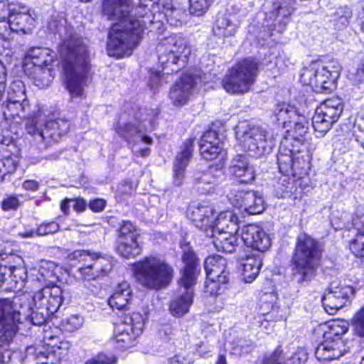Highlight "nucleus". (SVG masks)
Segmentation results:
<instances>
[{
    "label": "nucleus",
    "mask_w": 364,
    "mask_h": 364,
    "mask_svg": "<svg viewBox=\"0 0 364 364\" xmlns=\"http://www.w3.org/2000/svg\"><path fill=\"white\" fill-rule=\"evenodd\" d=\"M151 0H140L133 9L130 0H104L102 13L109 20L117 21L109 32L107 50L116 58L130 55L145 29L143 19L150 11Z\"/></svg>",
    "instance_id": "1"
},
{
    "label": "nucleus",
    "mask_w": 364,
    "mask_h": 364,
    "mask_svg": "<svg viewBox=\"0 0 364 364\" xmlns=\"http://www.w3.org/2000/svg\"><path fill=\"white\" fill-rule=\"evenodd\" d=\"M55 22L49 23V27L65 34L59 46L63 70L65 76L66 88L72 97H81L84 87L89 80L90 63L89 51L83 39L73 31L71 27H58Z\"/></svg>",
    "instance_id": "2"
},
{
    "label": "nucleus",
    "mask_w": 364,
    "mask_h": 364,
    "mask_svg": "<svg viewBox=\"0 0 364 364\" xmlns=\"http://www.w3.org/2000/svg\"><path fill=\"white\" fill-rule=\"evenodd\" d=\"M183 268L180 270L178 295L170 302L169 311L175 317L186 314L193 304L195 287L200 272L198 258L188 244L181 245Z\"/></svg>",
    "instance_id": "3"
},
{
    "label": "nucleus",
    "mask_w": 364,
    "mask_h": 364,
    "mask_svg": "<svg viewBox=\"0 0 364 364\" xmlns=\"http://www.w3.org/2000/svg\"><path fill=\"white\" fill-rule=\"evenodd\" d=\"M323 251L322 245L311 236L298 235L291 260L292 276L298 284L306 285L316 277Z\"/></svg>",
    "instance_id": "4"
},
{
    "label": "nucleus",
    "mask_w": 364,
    "mask_h": 364,
    "mask_svg": "<svg viewBox=\"0 0 364 364\" xmlns=\"http://www.w3.org/2000/svg\"><path fill=\"white\" fill-rule=\"evenodd\" d=\"M138 283L150 290L166 288L172 282L174 269L166 260L157 257H146L134 265Z\"/></svg>",
    "instance_id": "5"
},
{
    "label": "nucleus",
    "mask_w": 364,
    "mask_h": 364,
    "mask_svg": "<svg viewBox=\"0 0 364 364\" xmlns=\"http://www.w3.org/2000/svg\"><path fill=\"white\" fill-rule=\"evenodd\" d=\"M259 72V61L255 58L240 60L232 67L223 80L224 89L231 94H243L249 91Z\"/></svg>",
    "instance_id": "6"
},
{
    "label": "nucleus",
    "mask_w": 364,
    "mask_h": 364,
    "mask_svg": "<svg viewBox=\"0 0 364 364\" xmlns=\"http://www.w3.org/2000/svg\"><path fill=\"white\" fill-rule=\"evenodd\" d=\"M236 139L242 149L253 157H260L272 151L274 141L263 128L245 122L236 127Z\"/></svg>",
    "instance_id": "7"
},
{
    "label": "nucleus",
    "mask_w": 364,
    "mask_h": 364,
    "mask_svg": "<svg viewBox=\"0 0 364 364\" xmlns=\"http://www.w3.org/2000/svg\"><path fill=\"white\" fill-rule=\"evenodd\" d=\"M340 70L338 65H324L320 61H312L301 70L300 80L316 92L329 93L336 88Z\"/></svg>",
    "instance_id": "8"
},
{
    "label": "nucleus",
    "mask_w": 364,
    "mask_h": 364,
    "mask_svg": "<svg viewBox=\"0 0 364 364\" xmlns=\"http://www.w3.org/2000/svg\"><path fill=\"white\" fill-rule=\"evenodd\" d=\"M70 125V122L67 119L58 117L54 120L48 121L43 128L40 124V116L36 115L28 119L26 129L37 141L43 143V148L46 149L52 141L57 142L63 135H65L69 130Z\"/></svg>",
    "instance_id": "9"
},
{
    "label": "nucleus",
    "mask_w": 364,
    "mask_h": 364,
    "mask_svg": "<svg viewBox=\"0 0 364 364\" xmlns=\"http://www.w3.org/2000/svg\"><path fill=\"white\" fill-rule=\"evenodd\" d=\"M159 63L161 64L164 74L169 75L177 73L183 67L190 54V49L186 46L184 39L171 36L168 45L158 47Z\"/></svg>",
    "instance_id": "10"
},
{
    "label": "nucleus",
    "mask_w": 364,
    "mask_h": 364,
    "mask_svg": "<svg viewBox=\"0 0 364 364\" xmlns=\"http://www.w3.org/2000/svg\"><path fill=\"white\" fill-rule=\"evenodd\" d=\"M21 323V314L9 299H0V363L2 353L16 334L18 323Z\"/></svg>",
    "instance_id": "11"
},
{
    "label": "nucleus",
    "mask_w": 364,
    "mask_h": 364,
    "mask_svg": "<svg viewBox=\"0 0 364 364\" xmlns=\"http://www.w3.org/2000/svg\"><path fill=\"white\" fill-rule=\"evenodd\" d=\"M348 326H340L336 323L330 326V331L325 332L326 340L318 344L315 350L317 360L326 362L338 359L346 351L341 336L348 331Z\"/></svg>",
    "instance_id": "12"
},
{
    "label": "nucleus",
    "mask_w": 364,
    "mask_h": 364,
    "mask_svg": "<svg viewBox=\"0 0 364 364\" xmlns=\"http://www.w3.org/2000/svg\"><path fill=\"white\" fill-rule=\"evenodd\" d=\"M144 327V318L139 312L123 314L121 323L114 329L116 342L122 348L134 346Z\"/></svg>",
    "instance_id": "13"
},
{
    "label": "nucleus",
    "mask_w": 364,
    "mask_h": 364,
    "mask_svg": "<svg viewBox=\"0 0 364 364\" xmlns=\"http://www.w3.org/2000/svg\"><path fill=\"white\" fill-rule=\"evenodd\" d=\"M204 268L208 282H206V291L211 296L220 294L219 284H225L230 278L226 259L220 255L208 257L204 262Z\"/></svg>",
    "instance_id": "14"
},
{
    "label": "nucleus",
    "mask_w": 364,
    "mask_h": 364,
    "mask_svg": "<svg viewBox=\"0 0 364 364\" xmlns=\"http://www.w3.org/2000/svg\"><path fill=\"white\" fill-rule=\"evenodd\" d=\"M188 217L193 225L203 231L205 237L215 236V210L208 204L193 205L188 210Z\"/></svg>",
    "instance_id": "15"
},
{
    "label": "nucleus",
    "mask_w": 364,
    "mask_h": 364,
    "mask_svg": "<svg viewBox=\"0 0 364 364\" xmlns=\"http://www.w3.org/2000/svg\"><path fill=\"white\" fill-rule=\"evenodd\" d=\"M229 200L235 208L250 215L259 214L265 208L262 195L255 191H238L232 193Z\"/></svg>",
    "instance_id": "16"
},
{
    "label": "nucleus",
    "mask_w": 364,
    "mask_h": 364,
    "mask_svg": "<svg viewBox=\"0 0 364 364\" xmlns=\"http://www.w3.org/2000/svg\"><path fill=\"white\" fill-rule=\"evenodd\" d=\"M354 292V289L350 286L341 284L333 286L331 284L322 296V304L325 310L329 314H333L346 304L350 296Z\"/></svg>",
    "instance_id": "17"
},
{
    "label": "nucleus",
    "mask_w": 364,
    "mask_h": 364,
    "mask_svg": "<svg viewBox=\"0 0 364 364\" xmlns=\"http://www.w3.org/2000/svg\"><path fill=\"white\" fill-rule=\"evenodd\" d=\"M199 78L191 73H185L176 81L169 91V98L175 107L188 103Z\"/></svg>",
    "instance_id": "18"
},
{
    "label": "nucleus",
    "mask_w": 364,
    "mask_h": 364,
    "mask_svg": "<svg viewBox=\"0 0 364 364\" xmlns=\"http://www.w3.org/2000/svg\"><path fill=\"white\" fill-rule=\"evenodd\" d=\"M33 301L36 306L44 308L54 314L63 304V290L58 286L45 287L34 294Z\"/></svg>",
    "instance_id": "19"
},
{
    "label": "nucleus",
    "mask_w": 364,
    "mask_h": 364,
    "mask_svg": "<svg viewBox=\"0 0 364 364\" xmlns=\"http://www.w3.org/2000/svg\"><path fill=\"white\" fill-rule=\"evenodd\" d=\"M223 176V171L213 167L204 171H197L193 176V188L202 194H210L214 192Z\"/></svg>",
    "instance_id": "20"
},
{
    "label": "nucleus",
    "mask_w": 364,
    "mask_h": 364,
    "mask_svg": "<svg viewBox=\"0 0 364 364\" xmlns=\"http://www.w3.org/2000/svg\"><path fill=\"white\" fill-rule=\"evenodd\" d=\"M240 238L247 247H250L261 254L271 245L269 235L255 225H245L242 229Z\"/></svg>",
    "instance_id": "21"
},
{
    "label": "nucleus",
    "mask_w": 364,
    "mask_h": 364,
    "mask_svg": "<svg viewBox=\"0 0 364 364\" xmlns=\"http://www.w3.org/2000/svg\"><path fill=\"white\" fill-rule=\"evenodd\" d=\"M34 22L35 18L26 6L16 4L12 6L8 23L11 31L29 33L34 27Z\"/></svg>",
    "instance_id": "22"
},
{
    "label": "nucleus",
    "mask_w": 364,
    "mask_h": 364,
    "mask_svg": "<svg viewBox=\"0 0 364 364\" xmlns=\"http://www.w3.org/2000/svg\"><path fill=\"white\" fill-rule=\"evenodd\" d=\"M112 257L100 258L78 269L79 278L83 280L96 279L108 275L113 268Z\"/></svg>",
    "instance_id": "23"
},
{
    "label": "nucleus",
    "mask_w": 364,
    "mask_h": 364,
    "mask_svg": "<svg viewBox=\"0 0 364 364\" xmlns=\"http://www.w3.org/2000/svg\"><path fill=\"white\" fill-rule=\"evenodd\" d=\"M229 172L238 178L240 183H249L255 180V169L248 158L244 155H237L230 163Z\"/></svg>",
    "instance_id": "24"
},
{
    "label": "nucleus",
    "mask_w": 364,
    "mask_h": 364,
    "mask_svg": "<svg viewBox=\"0 0 364 364\" xmlns=\"http://www.w3.org/2000/svg\"><path fill=\"white\" fill-rule=\"evenodd\" d=\"M193 147V139L185 141L181 151L176 156L173 163V183L177 186L182 184L186 168L192 157Z\"/></svg>",
    "instance_id": "25"
},
{
    "label": "nucleus",
    "mask_w": 364,
    "mask_h": 364,
    "mask_svg": "<svg viewBox=\"0 0 364 364\" xmlns=\"http://www.w3.org/2000/svg\"><path fill=\"white\" fill-rule=\"evenodd\" d=\"M116 130L117 134L127 141H137L139 139L147 144L152 143L151 138L144 134L146 129L145 125L141 122H136L134 124L127 123L123 126L119 124Z\"/></svg>",
    "instance_id": "26"
},
{
    "label": "nucleus",
    "mask_w": 364,
    "mask_h": 364,
    "mask_svg": "<svg viewBox=\"0 0 364 364\" xmlns=\"http://www.w3.org/2000/svg\"><path fill=\"white\" fill-rule=\"evenodd\" d=\"M132 300V291L127 282L119 284L113 294L109 298L108 303L111 308L125 311Z\"/></svg>",
    "instance_id": "27"
},
{
    "label": "nucleus",
    "mask_w": 364,
    "mask_h": 364,
    "mask_svg": "<svg viewBox=\"0 0 364 364\" xmlns=\"http://www.w3.org/2000/svg\"><path fill=\"white\" fill-rule=\"evenodd\" d=\"M262 254L251 255L242 259L241 265L242 266V280L246 283L253 282L259 273L262 264Z\"/></svg>",
    "instance_id": "28"
},
{
    "label": "nucleus",
    "mask_w": 364,
    "mask_h": 364,
    "mask_svg": "<svg viewBox=\"0 0 364 364\" xmlns=\"http://www.w3.org/2000/svg\"><path fill=\"white\" fill-rule=\"evenodd\" d=\"M3 113L5 119H31L29 117L30 105L27 100L21 101L17 100L16 101L6 102L3 104Z\"/></svg>",
    "instance_id": "29"
},
{
    "label": "nucleus",
    "mask_w": 364,
    "mask_h": 364,
    "mask_svg": "<svg viewBox=\"0 0 364 364\" xmlns=\"http://www.w3.org/2000/svg\"><path fill=\"white\" fill-rule=\"evenodd\" d=\"M214 228L216 232L239 233V220L237 216L230 211L220 213L215 218Z\"/></svg>",
    "instance_id": "30"
},
{
    "label": "nucleus",
    "mask_w": 364,
    "mask_h": 364,
    "mask_svg": "<svg viewBox=\"0 0 364 364\" xmlns=\"http://www.w3.org/2000/svg\"><path fill=\"white\" fill-rule=\"evenodd\" d=\"M328 16L336 29L343 30L350 24L353 11L347 5L338 6L331 9Z\"/></svg>",
    "instance_id": "31"
},
{
    "label": "nucleus",
    "mask_w": 364,
    "mask_h": 364,
    "mask_svg": "<svg viewBox=\"0 0 364 364\" xmlns=\"http://www.w3.org/2000/svg\"><path fill=\"white\" fill-rule=\"evenodd\" d=\"M239 233L215 232L213 244L218 251L227 253H232L239 245Z\"/></svg>",
    "instance_id": "32"
},
{
    "label": "nucleus",
    "mask_w": 364,
    "mask_h": 364,
    "mask_svg": "<svg viewBox=\"0 0 364 364\" xmlns=\"http://www.w3.org/2000/svg\"><path fill=\"white\" fill-rule=\"evenodd\" d=\"M25 59L33 64V68L48 67L53 62V55L47 48L32 47L27 50Z\"/></svg>",
    "instance_id": "33"
},
{
    "label": "nucleus",
    "mask_w": 364,
    "mask_h": 364,
    "mask_svg": "<svg viewBox=\"0 0 364 364\" xmlns=\"http://www.w3.org/2000/svg\"><path fill=\"white\" fill-rule=\"evenodd\" d=\"M296 0H282L274 4V10L270 14V18L284 26L287 25L291 14L296 9Z\"/></svg>",
    "instance_id": "34"
},
{
    "label": "nucleus",
    "mask_w": 364,
    "mask_h": 364,
    "mask_svg": "<svg viewBox=\"0 0 364 364\" xmlns=\"http://www.w3.org/2000/svg\"><path fill=\"white\" fill-rule=\"evenodd\" d=\"M237 31V26L228 16H219L213 28L214 35L219 38H226L234 36Z\"/></svg>",
    "instance_id": "35"
},
{
    "label": "nucleus",
    "mask_w": 364,
    "mask_h": 364,
    "mask_svg": "<svg viewBox=\"0 0 364 364\" xmlns=\"http://www.w3.org/2000/svg\"><path fill=\"white\" fill-rule=\"evenodd\" d=\"M274 115L277 122L283 124L284 127H287L294 120L300 118L294 107L284 102L277 105Z\"/></svg>",
    "instance_id": "36"
},
{
    "label": "nucleus",
    "mask_w": 364,
    "mask_h": 364,
    "mask_svg": "<svg viewBox=\"0 0 364 364\" xmlns=\"http://www.w3.org/2000/svg\"><path fill=\"white\" fill-rule=\"evenodd\" d=\"M29 76L33 84L40 89L48 87L53 79L52 70L48 67H34Z\"/></svg>",
    "instance_id": "37"
},
{
    "label": "nucleus",
    "mask_w": 364,
    "mask_h": 364,
    "mask_svg": "<svg viewBox=\"0 0 364 364\" xmlns=\"http://www.w3.org/2000/svg\"><path fill=\"white\" fill-rule=\"evenodd\" d=\"M316 109L320 114L331 117L336 122L343 112V104L340 99H328Z\"/></svg>",
    "instance_id": "38"
},
{
    "label": "nucleus",
    "mask_w": 364,
    "mask_h": 364,
    "mask_svg": "<svg viewBox=\"0 0 364 364\" xmlns=\"http://www.w3.org/2000/svg\"><path fill=\"white\" fill-rule=\"evenodd\" d=\"M117 252L124 258H133L141 252L142 247L137 240H117Z\"/></svg>",
    "instance_id": "39"
},
{
    "label": "nucleus",
    "mask_w": 364,
    "mask_h": 364,
    "mask_svg": "<svg viewBox=\"0 0 364 364\" xmlns=\"http://www.w3.org/2000/svg\"><path fill=\"white\" fill-rule=\"evenodd\" d=\"M293 151L290 149L279 148L277 154V164L281 173L284 175H289L293 167Z\"/></svg>",
    "instance_id": "40"
},
{
    "label": "nucleus",
    "mask_w": 364,
    "mask_h": 364,
    "mask_svg": "<svg viewBox=\"0 0 364 364\" xmlns=\"http://www.w3.org/2000/svg\"><path fill=\"white\" fill-rule=\"evenodd\" d=\"M335 122L336 121L331 117L320 114L318 109L315 110V114L312 117V126L314 130L321 133L322 136L331 129Z\"/></svg>",
    "instance_id": "41"
},
{
    "label": "nucleus",
    "mask_w": 364,
    "mask_h": 364,
    "mask_svg": "<svg viewBox=\"0 0 364 364\" xmlns=\"http://www.w3.org/2000/svg\"><path fill=\"white\" fill-rule=\"evenodd\" d=\"M109 256L101 252H97L91 250H77L68 255L71 260H77L79 262H94L100 258L109 257Z\"/></svg>",
    "instance_id": "42"
},
{
    "label": "nucleus",
    "mask_w": 364,
    "mask_h": 364,
    "mask_svg": "<svg viewBox=\"0 0 364 364\" xmlns=\"http://www.w3.org/2000/svg\"><path fill=\"white\" fill-rule=\"evenodd\" d=\"M17 100L21 101L27 100L25 85L21 80H14L11 82L7 91L6 102L16 101Z\"/></svg>",
    "instance_id": "43"
},
{
    "label": "nucleus",
    "mask_w": 364,
    "mask_h": 364,
    "mask_svg": "<svg viewBox=\"0 0 364 364\" xmlns=\"http://www.w3.org/2000/svg\"><path fill=\"white\" fill-rule=\"evenodd\" d=\"M9 269L10 271L8 275V279L11 280L9 284H11L13 282L14 285L12 287L17 289H22L27 279V272L26 269L22 266H18Z\"/></svg>",
    "instance_id": "44"
},
{
    "label": "nucleus",
    "mask_w": 364,
    "mask_h": 364,
    "mask_svg": "<svg viewBox=\"0 0 364 364\" xmlns=\"http://www.w3.org/2000/svg\"><path fill=\"white\" fill-rule=\"evenodd\" d=\"M117 240H138L139 234L136 227L129 221H123L117 230Z\"/></svg>",
    "instance_id": "45"
},
{
    "label": "nucleus",
    "mask_w": 364,
    "mask_h": 364,
    "mask_svg": "<svg viewBox=\"0 0 364 364\" xmlns=\"http://www.w3.org/2000/svg\"><path fill=\"white\" fill-rule=\"evenodd\" d=\"M166 21L172 26L178 27L185 21L186 11L181 8H168L164 13Z\"/></svg>",
    "instance_id": "46"
},
{
    "label": "nucleus",
    "mask_w": 364,
    "mask_h": 364,
    "mask_svg": "<svg viewBox=\"0 0 364 364\" xmlns=\"http://www.w3.org/2000/svg\"><path fill=\"white\" fill-rule=\"evenodd\" d=\"M223 149V144L200 143V152L203 159L211 161L216 159Z\"/></svg>",
    "instance_id": "47"
},
{
    "label": "nucleus",
    "mask_w": 364,
    "mask_h": 364,
    "mask_svg": "<svg viewBox=\"0 0 364 364\" xmlns=\"http://www.w3.org/2000/svg\"><path fill=\"white\" fill-rule=\"evenodd\" d=\"M213 0H189V11L191 15L203 16L208 9Z\"/></svg>",
    "instance_id": "48"
},
{
    "label": "nucleus",
    "mask_w": 364,
    "mask_h": 364,
    "mask_svg": "<svg viewBox=\"0 0 364 364\" xmlns=\"http://www.w3.org/2000/svg\"><path fill=\"white\" fill-rule=\"evenodd\" d=\"M0 259L3 264H6L9 269L21 266L23 263L22 257L13 252H7L6 250L0 253Z\"/></svg>",
    "instance_id": "49"
},
{
    "label": "nucleus",
    "mask_w": 364,
    "mask_h": 364,
    "mask_svg": "<svg viewBox=\"0 0 364 364\" xmlns=\"http://www.w3.org/2000/svg\"><path fill=\"white\" fill-rule=\"evenodd\" d=\"M352 324L355 335L364 338V306L354 314L352 318Z\"/></svg>",
    "instance_id": "50"
},
{
    "label": "nucleus",
    "mask_w": 364,
    "mask_h": 364,
    "mask_svg": "<svg viewBox=\"0 0 364 364\" xmlns=\"http://www.w3.org/2000/svg\"><path fill=\"white\" fill-rule=\"evenodd\" d=\"M82 324V319L76 315H70V316L62 319L60 321L61 328L69 332H73L78 329Z\"/></svg>",
    "instance_id": "51"
},
{
    "label": "nucleus",
    "mask_w": 364,
    "mask_h": 364,
    "mask_svg": "<svg viewBox=\"0 0 364 364\" xmlns=\"http://www.w3.org/2000/svg\"><path fill=\"white\" fill-rule=\"evenodd\" d=\"M292 123H294V128L291 130V132L292 133L293 138L299 141H302L303 137L308 132L309 123L304 119L299 121L295 119Z\"/></svg>",
    "instance_id": "52"
},
{
    "label": "nucleus",
    "mask_w": 364,
    "mask_h": 364,
    "mask_svg": "<svg viewBox=\"0 0 364 364\" xmlns=\"http://www.w3.org/2000/svg\"><path fill=\"white\" fill-rule=\"evenodd\" d=\"M308 360V353L305 349L298 348L290 356L285 358L284 364H305Z\"/></svg>",
    "instance_id": "53"
},
{
    "label": "nucleus",
    "mask_w": 364,
    "mask_h": 364,
    "mask_svg": "<svg viewBox=\"0 0 364 364\" xmlns=\"http://www.w3.org/2000/svg\"><path fill=\"white\" fill-rule=\"evenodd\" d=\"M36 311H33L31 314V321L34 325L41 326L43 324L53 315L52 313L44 308H40L39 306H36Z\"/></svg>",
    "instance_id": "54"
},
{
    "label": "nucleus",
    "mask_w": 364,
    "mask_h": 364,
    "mask_svg": "<svg viewBox=\"0 0 364 364\" xmlns=\"http://www.w3.org/2000/svg\"><path fill=\"white\" fill-rule=\"evenodd\" d=\"M277 188L281 191V197L282 198L290 196L296 189L294 181L287 176L280 178Z\"/></svg>",
    "instance_id": "55"
},
{
    "label": "nucleus",
    "mask_w": 364,
    "mask_h": 364,
    "mask_svg": "<svg viewBox=\"0 0 364 364\" xmlns=\"http://www.w3.org/2000/svg\"><path fill=\"white\" fill-rule=\"evenodd\" d=\"M59 225L55 221L45 222L38 225L36 235L44 236L49 234H53L58 231Z\"/></svg>",
    "instance_id": "56"
},
{
    "label": "nucleus",
    "mask_w": 364,
    "mask_h": 364,
    "mask_svg": "<svg viewBox=\"0 0 364 364\" xmlns=\"http://www.w3.org/2000/svg\"><path fill=\"white\" fill-rule=\"evenodd\" d=\"M351 252L357 257H364V237L357 235L350 243Z\"/></svg>",
    "instance_id": "57"
},
{
    "label": "nucleus",
    "mask_w": 364,
    "mask_h": 364,
    "mask_svg": "<svg viewBox=\"0 0 364 364\" xmlns=\"http://www.w3.org/2000/svg\"><path fill=\"white\" fill-rule=\"evenodd\" d=\"M0 166L5 168L1 180L10 181V175L16 171V164L11 157H7L0 161Z\"/></svg>",
    "instance_id": "58"
},
{
    "label": "nucleus",
    "mask_w": 364,
    "mask_h": 364,
    "mask_svg": "<svg viewBox=\"0 0 364 364\" xmlns=\"http://www.w3.org/2000/svg\"><path fill=\"white\" fill-rule=\"evenodd\" d=\"M117 360V358L112 354L99 353L85 364H114Z\"/></svg>",
    "instance_id": "59"
},
{
    "label": "nucleus",
    "mask_w": 364,
    "mask_h": 364,
    "mask_svg": "<svg viewBox=\"0 0 364 364\" xmlns=\"http://www.w3.org/2000/svg\"><path fill=\"white\" fill-rule=\"evenodd\" d=\"M200 143L223 144L220 139L219 138L218 133L214 130H210L204 133L201 136Z\"/></svg>",
    "instance_id": "60"
},
{
    "label": "nucleus",
    "mask_w": 364,
    "mask_h": 364,
    "mask_svg": "<svg viewBox=\"0 0 364 364\" xmlns=\"http://www.w3.org/2000/svg\"><path fill=\"white\" fill-rule=\"evenodd\" d=\"M14 4H9L6 1H0V22L7 21L9 23V18L11 13L12 6Z\"/></svg>",
    "instance_id": "61"
},
{
    "label": "nucleus",
    "mask_w": 364,
    "mask_h": 364,
    "mask_svg": "<svg viewBox=\"0 0 364 364\" xmlns=\"http://www.w3.org/2000/svg\"><path fill=\"white\" fill-rule=\"evenodd\" d=\"M19 200L16 196H10L1 202V208L5 211L16 210L19 206Z\"/></svg>",
    "instance_id": "62"
},
{
    "label": "nucleus",
    "mask_w": 364,
    "mask_h": 364,
    "mask_svg": "<svg viewBox=\"0 0 364 364\" xmlns=\"http://www.w3.org/2000/svg\"><path fill=\"white\" fill-rule=\"evenodd\" d=\"M88 206L93 212H102L106 206V201L102 198H96L90 200Z\"/></svg>",
    "instance_id": "63"
},
{
    "label": "nucleus",
    "mask_w": 364,
    "mask_h": 364,
    "mask_svg": "<svg viewBox=\"0 0 364 364\" xmlns=\"http://www.w3.org/2000/svg\"><path fill=\"white\" fill-rule=\"evenodd\" d=\"M353 225L358 230V234L364 237V215L353 218Z\"/></svg>",
    "instance_id": "64"
}]
</instances>
